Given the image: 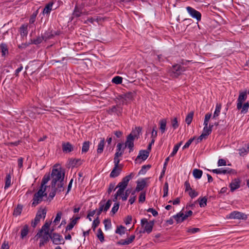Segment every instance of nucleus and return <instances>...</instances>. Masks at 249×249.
Returning <instances> with one entry per match:
<instances>
[{"label": "nucleus", "mask_w": 249, "mask_h": 249, "mask_svg": "<svg viewBox=\"0 0 249 249\" xmlns=\"http://www.w3.org/2000/svg\"><path fill=\"white\" fill-rule=\"evenodd\" d=\"M117 108H118V106H112L111 107H109L107 109V112L110 114H111L113 113H118V112H119V113H121V111H118Z\"/></svg>", "instance_id": "obj_40"}, {"label": "nucleus", "mask_w": 249, "mask_h": 249, "mask_svg": "<svg viewBox=\"0 0 249 249\" xmlns=\"http://www.w3.org/2000/svg\"><path fill=\"white\" fill-rule=\"evenodd\" d=\"M23 206L21 204H18L17 206L14 209L13 215L17 217L21 214Z\"/></svg>", "instance_id": "obj_24"}, {"label": "nucleus", "mask_w": 249, "mask_h": 249, "mask_svg": "<svg viewBox=\"0 0 249 249\" xmlns=\"http://www.w3.org/2000/svg\"><path fill=\"white\" fill-rule=\"evenodd\" d=\"M133 141H125V145L123 148L124 149L125 147H127L130 149L129 152H130L133 150Z\"/></svg>", "instance_id": "obj_51"}, {"label": "nucleus", "mask_w": 249, "mask_h": 249, "mask_svg": "<svg viewBox=\"0 0 249 249\" xmlns=\"http://www.w3.org/2000/svg\"><path fill=\"white\" fill-rule=\"evenodd\" d=\"M188 195L192 198H194L198 195V193L195 190L191 189L188 191Z\"/></svg>", "instance_id": "obj_59"}, {"label": "nucleus", "mask_w": 249, "mask_h": 249, "mask_svg": "<svg viewBox=\"0 0 249 249\" xmlns=\"http://www.w3.org/2000/svg\"><path fill=\"white\" fill-rule=\"evenodd\" d=\"M97 236L101 242L102 243L105 241L104 235L101 229L98 230Z\"/></svg>", "instance_id": "obj_44"}, {"label": "nucleus", "mask_w": 249, "mask_h": 249, "mask_svg": "<svg viewBox=\"0 0 249 249\" xmlns=\"http://www.w3.org/2000/svg\"><path fill=\"white\" fill-rule=\"evenodd\" d=\"M241 180L239 178H235L233 179L229 184V187L230 188L231 191V192H234L236 189H238L240 187Z\"/></svg>", "instance_id": "obj_13"}, {"label": "nucleus", "mask_w": 249, "mask_h": 249, "mask_svg": "<svg viewBox=\"0 0 249 249\" xmlns=\"http://www.w3.org/2000/svg\"><path fill=\"white\" fill-rule=\"evenodd\" d=\"M212 129L210 126L208 127V125H204L203 131L200 136L197 138V140H202L203 139H206L208 135L211 133Z\"/></svg>", "instance_id": "obj_14"}, {"label": "nucleus", "mask_w": 249, "mask_h": 249, "mask_svg": "<svg viewBox=\"0 0 249 249\" xmlns=\"http://www.w3.org/2000/svg\"><path fill=\"white\" fill-rule=\"evenodd\" d=\"M200 207H205L207 205V199L204 196L203 197H199L197 200Z\"/></svg>", "instance_id": "obj_39"}, {"label": "nucleus", "mask_w": 249, "mask_h": 249, "mask_svg": "<svg viewBox=\"0 0 249 249\" xmlns=\"http://www.w3.org/2000/svg\"><path fill=\"white\" fill-rule=\"evenodd\" d=\"M146 182L144 180H142L137 182V186L136 187V191L140 192L142 190L145 186Z\"/></svg>", "instance_id": "obj_35"}, {"label": "nucleus", "mask_w": 249, "mask_h": 249, "mask_svg": "<svg viewBox=\"0 0 249 249\" xmlns=\"http://www.w3.org/2000/svg\"><path fill=\"white\" fill-rule=\"evenodd\" d=\"M50 179V176L49 175H45L43 177V178L41 181V186L40 187V188L44 189L46 190L47 186L46 184L49 181Z\"/></svg>", "instance_id": "obj_23"}, {"label": "nucleus", "mask_w": 249, "mask_h": 249, "mask_svg": "<svg viewBox=\"0 0 249 249\" xmlns=\"http://www.w3.org/2000/svg\"><path fill=\"white\" fill-rule=\"evenodd\" d=\"M46 210L45 209H43L38 211L37 212L36 217L33 221H32L31 223V225L33 228H35L37 224L40 220V219L43 217L45 218L46 214Z\"/></svg>", "instance_id": "obj_6"}, {"label": "nucleus", "mask_w": 249, "mask_h": 249, "mask_svg": "<svg viewBox=\"0 0 249 249\" xmlns=\"http://www.w3.org/2000/svg\"><path fill=\"white\" fill-rule=\"evenodd\" d=\"M119 206H120L119 202H115L114 204V205H113V207L112 208V209L111 211V213H112V215H114V214H115L117 213V212L118 211V210L119 209Z\"/></svg>", "instance_id": "obj_52"}, {"label": "nucleus", "mask_w": 249, "mask_h": 249, "mask_svg": "<svg viewBox=\"0 0 249 249\" xmlns=\"http://www.w3.org/2000/svg\"><path fill=\"white\" fill-rule=\"evenodd\" d=\"M20 35L22 36H26L28 31V25L23 24L20 28Z\"/></svg>", "instance_id": "obj_28"}, {"label": "nucleus", "mask_w": 249, "mask_h": 249, "mask_svg": "<svg viewBox=\"0 0 249 249\" xmlns=\"http://www.w3.org/2000/svg\"><path fill=\"white\" fill-rule=\"evenodd\" d=\"M186 10L193 18H196L197 21L201 20V14L199 12L190 6L187 7Z\"/></svg>", "instance_id": "obj_11"}, {"label": "nucleus", "mask_w": 249, "mask_h": 249, "mask_svg": "<svg viewBox=\"0 0 249 249\" xmlns=\"http://www.w3.org/2000/svg\"><path fill=\"white\" fill-rule=\"evenodd\" d=\"M229 218L234 219L246 220L248 217L244 213L238 211H233L230 213Z\"/></svg>", "instance_id": "obj_10"}, {"label": "nucleus", "mask_w": 249, "mask_h": 249, "mask_svg": "<svg viewBox=\"0 0 249 249\" xmlns=\"http://www.w3.org/2000/svg\"><path fill=\"white\" fill-rule=\"evenodd\" d=\"M51 234L49 233V230H47L44 232V235L41 237L40 240L45 243H47L50 238Z\"/></svg>", "instance_id": "obj_33"}, {"label": "nucleus", "mask_w": 249, "mask_h": 249, "mask_svg": "<svg viewBox=\"0 0 249 249\" xmlns=\"http://www.w3.org/2000/svg\"><path fill=\"white\" fill-rule=\"evenodd\" d=\"M82 13V9L81 7L76 5L72 13L73 17H79Z\"/></svg>", "instance_id": "obj_27"}, {"label": "nucleus", "mask_w": 249, "mask_h": 249, "mask_svg": "<svg viewBox=\"0 0 249 249\" xmlns=\"http://www.w3.org/2000/svg\"><path fill=\"white\" fill-rule=\"evenodd\" d=\"M50 224H51V223L46 222L45 223V224L42 227V229L40 230V231H39V232H38L36 236L39 237H41V233H42V231H44V232H45L46 231H47V230H49V228L50 227Z\"/></svg>", "instance_id": "obj_34"}, {"label": "nucleus", "mask_w": 249, "mask_h": 249, "mask_svg": "<svg viewBox=\"0 0 249 249\" xmlns=\"http://www.w3.org/2000/svg\"><path fill=\"white\" fill-rule=\"evenodd\" d=\"M125 230L126 228L124 226L120 225L117 227L115 230V233L122 235L125 233Z\"/></svg>", "instance_id": "obj_37"}, {"label": "nucleus", "mask_w": 249, "mask_h": 249, "mask_svg": "<svg viewBox=\"0 0 249 249\" xmlns=\"http://www.w3.org/2000/svg\"><path fill=\"white\" fill-rule=\"evenodd\" d=\"M64 176L65 173L62 171L61 168L53 169L51 174V188H55L56 186L59 192L63 191Z\"/></svg>", "instance_id": "obj_1"}, {"label": "nucleus", "mask_w": 249, "mask_h": 249, "mask_svg": "<svg viewBox=\"0 0 249 249\" xmlns=\"http://www.w3.org/2000/svg\"><path fill=\"white\" fill-rule=\"evenodd\" d=\"M186 71V68L179 64H176L171 69V75L173 77H177Z\"/></svg>", "instance_id": "obj_5"}, {"label": "nucleus", "mask_w": 249, "mask_h": 249, "mask_svg": "<svg viewBox=\"0 0 249 249\" xmlns=\"http://www.w3.org/2000/svg\"><path fill=\"white\" fill-rule=\"evenodd\" d=\"M172 217L175 219L177 223H181L185 220L183 217V213L181 212H180L177 214L173 215Z\"/></svg>", "instance_id": "obj_22"}, {"label": "nucleus", "mask_w": 249, "mask_h": 249, "mask_svg": "<svg viewBox=\"0 0 249 249\" xmlns=\"http://www.w3.org/2000/svg\"><path fill=\"white\" fill-rule=\"evenodd\" d=\"M203 174L202 170L198 169H195L193 171V175L196 179H199L201 178Z\"/></svg>", "instance_id": "obj_30"}, {"label": "nucleus", "mask_w": 249, "mask_h": 249, "mask_svg": "<svg viewBox=\"0 0 249 249\" xmlns=\"http://www.w3.org/2000/svg\"><path fill=\"white\" fill-rule=\"evenodd\" d=\"M239 155L242 156H244L246 155L249 151V144H248L246 145L245 147H242L239 150Z\"/></svg>", "instance_id": "obj_38"}, {"label": "nucleus", "mask_w": 249, "mask_h": 249, "mask_svg": "<svg viewBox=\"0 0 249 249\" xmlns=\"http://www.w3.org/2000/svg\"><path fill=\"white\" fill-rule=\"evenodd\" d=\"M171 125L174 129L178 127V124L177 118H174L173 119H172Z\"/></svg>", "instance_id": "obj_60"}, {"label": "nucleus", "mask_w": 249, "mask_h": 249, "mask_svg": "<svg viewBox=\"0 0 249 249\" xmlns=\"http://www.w3.org/2000/svg\"><path fill=\"white\" fill-rule=\"evenodd\" d=\"M221 108V105L220 104H216L215 110L213 113V118H215L219 116Z\"/></svg>", "instance_id": "obj_42"}, {"label": "nucleus", "mask_w": 249, "mask_h": 249, "mask_svg": "<svg viewBox=\"0 0 249 249\" xmlns=\"http://www.w3.org/2000/svg\"><path fill=\"white\" fill-rule=\"evenodd\" d=\"M129 193L130 191L129 189H127L125 191V193H124V195H122V196H121V197H122V199L123 201H125L127 200Z\"/></svg>", "instance_id": "obj_63"}, {"label": "nucleus", "mask_w": 249, "mask_h": 249, "mask_svg": "<svg viewBox=\"0 0 249 249\" xmlns=\"http://www.w3.org/2000/svg\"><path fill=\"white\" fill-rule=\"evenodd\" d=\"M213 173H215L217 174H231L232 171V169L229 168H221L218 169H213L212 170H210Z\"/></svg>", "instance_id": "obj_16"}, {"label": "nucleus", "mask_w": 249, "mask_h": 249, "mask_svg": "<svg viewBox=\"0 0 249 249\" xmlns=\"http://www.w3.org/2000/svg\"><path fill=\"white\" fill-rule=\"evenodd\" d=\"M44 40V38L43 37V36H38L36 39L31 40V43L32 44H34L36 45L40 44L43 40Z\"/></svg>", "instance_id": "obj_53"}, {"label": "nucleus", "mask_w": 249, "mask_h": 249, "mask_svg": "<svg viewBox=\"0 0 249 249\" xmlns=\"http://www.w3.org/2000/svg\"><path fill=\"white\" fill-rule=\"evenodd\" d=\"M50 239L54 245L64 244L65 243V240L63 236L57 233L51 234Z\"/></svg>", "instance_id": "obj_9"}, {"label": "nucleus", "mask_w": 249, "mask_h": 249, "mask_svg": "<svg viewBox=\"0 0 249 249\" xmlns=\"http://www.w3.org/2000/svg\"><path fill=\"white\" fill-rule=\"evenodd\" d=\"M0 48L2 53V55L4 56L8 53V50L7 45L4 43H1L0 45Z\"/></svg>", "instance_id": "obj_46"}, {"label": "nucleus", "mask_w": 249, "mask_h": 249, "mask_svg": "<svg viewBox=\"0 0 249 249\" xmlns=\"http://www.w3.org/2000/svg\"><path fill=\"white\" fill-rule=\"evenodd\" d=\"M105 141H100L98 145V148L97 149V152L98 154H101L103 152V150L105 147Z\"/></svg>", "instance_id": "obj_41"}, {"label": "nucleus", "mask_w": 249, "mask_h": 249, "mask_svg": "<svg viewBox=\"0 0 249 249\" xmlns=\"http://www.w3.org/2000/svg\"><path fill=\"white\" fill-rule=\"evenodd\" d=\"M62 150L64 153H70L73 151V146L69 142H63L62 144Z\"/></svg>", "instance_id": "obj_18"}, {"label": "nucleus", "mask_w": 249, "mask_h": 249, "mask_svg": "<svg viewBox=\"0 0 249 249\" xmlns=\"http://www.w3.org/2000/svg\"><path fill=\"white\" fill-rule=\"evenodd\" d=\"M134 176V174L133 173H131L129 175L123 178L122 181L118 184L116 188H119V190L124 192L129 181Z\"/></svg>", "instance_id": "obj_3"}, {"label": "nucleus", "mask_w": 249, "mask_h": 249, "mask_svg": "<svg viewBox=\"0 0 249 249\" xmlns=\"http://www.w3.org/2000/svg\"><path fill=\"white\" fill-rule=\"evenodd\" d=\"M38 10H36L32 14V15L30 17V20H29V23L30 24H33L35 22L36 16L38 14Z\"/></svg>", "instance_id": "obj_47"}, {"label": "nucleus", "mask_w": 249, "mask_h": 249, "mask_svg": "<svg viewBox=\"0 0 249 249\" xmlns=\"http://www.w3.org/2000/svg\"><path fill=\"white\" fill-rule=\"evenodd\" d=\"M111 205V200L108 199L106 204H104L103 201L99 203V208L97 211V215L98 217L103 211L106 212L110 208Z\"/></svg>", "instance_id": "obj_8"}, {"label": "nucleus", "mask_w": 249, "mask_h": 249, "mask_svg": "<svg viewBox=\"0 0 249 249\" xmlns=\"http://www.w3.org/2000/svg\"><path fill=\"white\" fill-rule=\"evenodd\" d=\"M28 231H29L28 226L27 225H26L23 227V229L21 231V238L23 239L24 237H25L28 234Z\"/></svg>", "instance_id": "obj_43"}, {"label": "nucleus", "mask_w": 249, "mask_h": 249, "mask_svg": "<svg viewBox=\"0 0 249 249\" xmlns=\"http://www.w3.org/2000/svg\"><path fill=\"white\" fill-rule=\"evenodd\" d=\"M166 124L167 121L166 119H163L160 121L159 122V129L161 133H163L165 132L166 129Z\"/></svg>", "instance_id": "obj_25"}, {"label": "nucleus", "mask_w": 249, "mask_h": 249, "mask_svg": "<svg viewBox=\"0 0 249 249\" xmlns=\"http://www.w3.org/2000/svg\"><path fill=\"white\" fill-rule=\"evenodd\" d=\"M100 220L99 219V217H97L95 219H94L92 222V228L94 231L96 228L99 225Z\"/></svg>", "instance_id": "obj_61"}, {"label": "nucleus", "mask_w": 249, "mask_h": 249, "mask_svg": "<svg viewBox=\"0 0 249 249\" xmlns=\"http://www.w3.org/2000/svg\"><path fill=\"white\" fill-rule=\"evenodd\" d=\"M135 238V235H131L129 238L125 239H121L117 243L119 245H127L131 243Z\"/></svg>", "instance_id": "obj_17"}, {"label": "nucleus", "mask_w": 249, "mask_h": 249, "mask_svg": "<svg viewBox=\"0 0 249 249\" xmlns=\"http://www.w3.org/2000/svg\"><path fill=\"white\" fill-rule=\"evenodd\" d=\"M62 215V213L61 212H57L56 217L53 220V223H54V224L56 225L60 221Z\"/></svg>", "instance_id": "obj_55"}, {"label": "nucleus", "mask_w": 249, "mask_h": 249, "mask_svg": "<svg viewBox=\"0 0 249 249\" xmlns=\"http://www.w3.org/2000/svg\"><path fill=\"white\" fill-rule=\"evenodd\" d=\"M193 115H194V112H191L186 116V117L185 118V122L188 125L191 123L192 120H193Z\"/></svg>", "instance_id": "obj_50"}, {"label": "nucleus", "mask_w": 249, "mask_h": 249, "mask_svg": "<svg viewBox=\"0 0 249 249\" xmlns=\"http://www.w3.org/2000/svg\"><path fill=\"white\" fill-rule=\"evenodd\" d=\"M11 185V176L10 174H7L5 178L4 189L8 188Z\"/></svg>", "instance_id": "obj_31"}, {"label": "nucleus", "mask_w": 249, "mask_h": 249, "mask_svg": "<svg viewBox=\"0 0 249 249\" xmlns=\"http://www.w3.org/2000/svg\"><path fill=\"white\" fill-rule=\"evenodd\" d=\"M122 195H124V192L121 191V190L118 189L116 194L114 195L113 201L114 202H117V200L118 199V197L122 196Z\"/></svg>", "instance_id": "obj_54"}, {"label": "nucleus", "mask_w": 249, "mask_h": 249, "mask_svg": "<svg viewBox=\"0 0 249 249\" xmlns=\"http://www.w3.org/2000/svg\"><path fill=\"white\" fill-rule=\"evenodd\" d=\"M44 197H47L46 190L39 188L38 191L34 195L32 203V207H36L43 200Z\"/></svg>", "instance_id": "obj_2"}, {"label": "nucleus", "mask_w": 249, "mask_h": 249, "mask_svg": "<svg viewBox=\"0 0 249 249\" xmlns=\"http://www.w3.org/2000/svg\"><path fill=\"white\" fill-rule=\"evenodd\" d=\"M114 134L116 137H112V136H108L107 140H112V139H121L123 135V133L121 131H116L114 132Z\"/></svg>", "instance_id": "obj_36"}, {"label": "nucleus", "mask_w": 249, "mask_h": 249, "mask_svg": "<svg viewBox=\"0 0 249 249\" xmlns=\"http://www.w3.org/2000/svg\"><path fill=\"white\" fill-rule=\"evenodd\" d=\"M89 141H85L83 144L82 148V153H86L88 151L89 149Z\"/></svg>", "instance_id": "obj_48"}, {"label": "nucleus", "mask_w": 249, "mask_h": 249, "mask_svg": "<svg viewBox=\"0 0 249 249\" xmlns=\"http://www.w3.org/2000/svg\"><path fill=\"white\" fill-rule=\"evenodd\" d=\"M42 36L45 41L52 38L53 37V34L51 32H46Z\"/></svg>", "instance_id": "obj_56"}, {"label": "nucleus", "mask_w": 249, "mask_h": 249, "mask_svg": "<svg viewBox=\"0 0 249 249\" xmlns=\"http://www.w3.org/2000/svg\"><path fill=\"white\" fill-rule=\"evenodd\" d=\"M141 222L142 226H144V231H143V232H146L148 234L151 232L154 226L153 221L148 222L147 219L142 218V219H141Z\"/></svg>", "instance_id": "obj_7"}, {"label": "nucleus", "mask_w": 249, "mask_h": 249, "mask_svg": "<svg viewBox=\"0 0 249 249\" xmlns=\"http://www.w3.org/2000/svg\"><path fill=\"white\" fill-rule=\"evenodd\" d=\"M149 155V151L145 150H141L139 152V155L137 156L136 160L138 159H142V160H145L147 159Z\"/></svg>", "instance_id": "obj_19"}, {"label": "nucleus", "mask_w": 249, "mask_h": 249, "mask_svg": "<svg viewBox=\"0 0 249 249\" xmlns=\"http://www.w3.org/2000/svg\"><path fill=\"white\" fill-rule=\"evenodd\" d=\"M115 183H110L107 190V193L109 195L113 190H115L116 188H114Z\"/></svg>", "instance_id": "obj_64"}, {"label": "nucleus", "mask_w": 249, "mask_h": 249, "mask_svg": "<svg viewBox=\"0 0 249 249\" xmlns=\"http://www.w3.org/2000/svg\"><path fill=\"white\" fill-rule=\"evenodd\" d=\"M142 127L136 126L132 129L131 133L128 135L126 140H134L140 139V136L142 134Z\"/></svg>", "instance_id": "obj_4"}, {"label": "nucleus", "mask_w": 249, "mask_h": 249, "mask_svg": "<svg viewBox=\"0 0 249 249\" xmlns=\"http://www.w3.org/2000/svg\"><path fill=\"white\" fill-rule=\"evenodd\" d=\"M249 108V103L248 102H246L244 103L243 105L241 104V107L239 108H237L238 110L241 109V113L245 114L247 113L248 111V109Z\"/></svg>", "instance_id": "obj_29"}, {"label": "nucleus", "mask_w": 249, "mask_h": 249, "mask_svg": "<svg viewBox=\"0 0 249 249\" xmlns=\"http://www.w3.org/2000/svg\"><path fill=\"white\" fill-rule=\"evenodd\" d=\"M120 99H123V102L124 103V101L127 100H132L133 98V95L132 93L128 92L124 94H122L120 96Z\"/></svg>", "instance_id": "obj_32"}, {"label": "nucleus", "mask_w": 249, "mask_h": 249, "mask_svg": "<svg viewBox=\"0 0 249 249\" xmlns=\"http://www.w3.org/2000/svg\"><path fill=\"white\" fill-rule=\"evenodd\" d=\"M145 192H142L140 194V195L139 197V202L140 203H143L145 200Z\"/></svg>", "instance_id": "obj_62"}, {"label": "nucleus", "mask_w": 249, "mask_h": 249, "mask_svg": "<svg viewBox=\"0 0 249 249\" xmlns=\"http://www.w3.org/2000/svg\"><path fill=\"white\" fill-rule=\"evenodd\" d=\"M52 191L49 194L48 197H46L47 201L49 200V201H51L53 199V198L54 197V196H55L56 192H60L59 190L58 189H57V187H56V186H55V188H52Z\"/></svg>", "instance_id": "obj_26"}, {"label": "nucleus", "mask_w": 249, "mask_h": 249, "mask_svg": "<svg viewBox=\"0 0 249 249\" xmlns=\"http://www.w3.org/2000/svg\"><path fill=\"white\" fill-rule=\"evenodd\" d=\"M247 98V92L246 90L244 91H239V95L237 101V108L241 107V104L246 101Z\"/></svg>", "instance_id": "obj_12"}, {"label": "nucleus", "mask_w": 249, "mask_h": 249, "mask_svg": "<svg viewBox=\"0 0 249 249\" xmlns=\"http://www.w3.org/2000/svg\"><path fill=\"white\" fill-rule=\"evenodd\" d=\"M122 80H123V79L121 77L117 76L114 77L112 79V81L113 83H114L115 84H119L122 83Z\"/></svg>", "instance_id": "obj_58"}, {"label": "nucleus", "mask_w": 249, "mask_h": 249, "mask_svg": "<svg viewBox=\"0 0 249 249\" xmlns=\"http://www.w3.org/2000/svg\"><path fill=\"white\" fill-rule=\"evenodd\" d=\"M53 2H49L45 6L43 10V14L49 15H50L51 11L53 10Z\"/></svg>", "instance_id": "obj_20"}, {"label": "nucleus", "mask_w": 249, "mask_h": 249, "mask_svg": "<svg viewBox=\"0 0 249 249\" xmlns=\"http://www.w3.org/2000/svg\"><path fill=\"white\" fill-rule=\"evenodd\" d=\"M182 144V142H181L179 143H178L176 144L173 148V150L172 152V153L170 154V157H173L177 153L179 147Z\"/></svg>", "instance_id": "obj_45"}, {"label": "nucleus", "mask_w": 249, "mask_h": 249, "mask_svg": "<svg viewBox=\"0 0 249 249\" xmlns=\"http://www.w3.org/2000/svg\"><path fill=\"white\" fill-rule=\"evenodd\" d=\"M148 133H151V138L152 139V140H154V139H155L157 136V126L154 125L152 130L150 128H148L146 131V134H147Z\"/></svg>", "instance_id": "obj_21"}, {"label": "nucleus", "mask_w": 249, "mask_h": 249, "mask_svg": "<svg viewBox=\"0 0 249 249\" xmlns=\"http://www.w3.org/2000/svg\"><path fill=\"white\" fill-rule=\"evenodd\" d=\"M123 165L121 164L120 166H114L110 174V177L114 178L119 176L122 170Z\"/></svg>", "instance_id": "obj_15"}, {"label": "nucleus", "mask_w": 249, "mask_h": 249, "mask_svg": "<svg viewBox=\"0 0 249 249\" xmlns=\"http://www.w3.org/2000/svg\"><path fill=\"white\" fill-rule=\"evenodd\" d=\"M151 167L150 165H145L142 166L141 169L140 170L139 172V174L140 175H143L146 173L147 171L150 169Z\"/></svg>", "instance_id": "obj_49"}, {"label": "nucleus", "mask_w": 249, "mask_h": 249, "mask_svg": "<svg viewBox=\"0 0 249 249\" xmlns=\"http://www.w3.org/2000/svg\"><path fill=\"white\" fill-rule=\"evenodd\" d=\"M104 224L106 230L109 229L111 227V223L109 219H105L104 220Z\"/></svg>", "instance_id": "obj_57"}]
</instances>
